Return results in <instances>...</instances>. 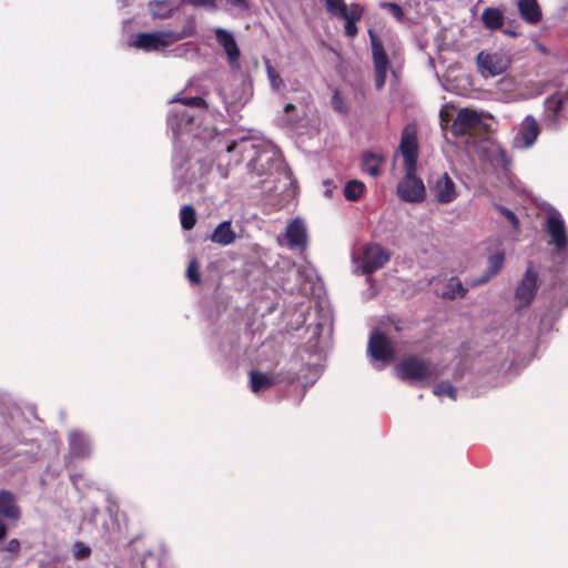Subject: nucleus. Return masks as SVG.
Segmentation results:
<instances>
[{"label": "nucleus", "mask_w": 568, "mask_h": 568, "mask_svg": "<svg viewBox=\"0 0 568 568\" xmlns=\"http://www.w3.org/2000/svg\"><path fill=\"white\" fill-rule=\"evenodd\" d=\"M325 4L326 11L337 18H343L351 12V6L348 7L344 0H322Z\"/></svg>", "instance_id": "obj_29"}, {"label": "nucleus", "mask_w": 568, "mask_h": 568, "mask_svg": "<svg viewBox=\"0 0 568 568\" xmlns=\"http://www.w3.org/2000/svg\"><path fill=\"white\" fill-rule=\"evenodd\" d=\"M399 150L404 158V169H408L409 172L416 171L418 144L416 133L413 128L404 129L402 133Z\"/></svg>", "instance_id": "obj_11"}, {"label": "nucleus", "mask_w": 568, "mask_h": 568, "mask_svg": "<svg viewBox=\"0 0 568 568\" xmlns=\"http://www.w3.org/2000/svg\"><path fill=\"white\" fill-rule=\"evenodd\" d=\"M368 353L375 361L388 363L393 359L395 348L384 334L374 332L369 337Z\"/></svg>", "instance_id": "obj_12"}, {"label": "nucleus", "mask_w": 568, "mask_h": 568, "mask_svg": "<svg viewBox=\"0 0 568 568\" xmlns=\"http://www.w3.org/2000/svg\"><path fill=\"white\" fill-rule=\"evenodd\" d=\"M181 225L184 230L190 231L195 226L196 213L192 205H184L180 211Z\"/></svg>", "instance_id": "obj_31"}, {"label": "nucleus", "mask_w": 568, "mask_h": 568, "mask_svg": "<svg viewBox=\"0 0 568 568\" xmlns=\"http://www.w3.org/2000/svg\"><path fill=\"white\" fill-rule=\"evenodd\" d=\"M285 236L291 248H304L307 243V232L302 220L295 219L286 226Z\"/></svg>", "instance_id": "obj_16"}, {"label": "nucleus", "mask_w": 568, "mask_h": 568, "mask_svg": "<svg viewBox=\"0 0 568 568\" xmlns=\"http://www.w3.org/2000/svg\"><path fill=\"white\" fill-rule=\"evenodd\" d=\"M227 2L233 6V7H237V8H243L246 6L245 3V0H227Z\"/></svg>", "instance_id": "obj_45"}, {"label": "nucleus", "mask_w": 568, "mask_h": 568, "mask_svg": "<svg viewBox=\"0 0 568 568\" xmlns=\"http://www.w3.org/2000/svg\"><path fill=\"white\" fill-rule=\"evenodd\" d=\"M69 446L73 455L85 457L90 454L89 440L79 432H71L69 435Z\"/></svg>", "instance_id": "obj_22"}, {"label": "nucleus", "mask_w": 568, "mask_h": 568, "mask_svg": "<svg viewBox=\"0 0 568 568\" xmlns=\"http://www.w3.org/2000/svg\"><path fill=\"white\" fill-rule=\"evenodd\" d=\"M185 161H186V158L182 153L175 154L173 156L174 174L178 180V182H176V191L178 192H184L183 184L186 183V181H184L181 171H182L183 163Z\"/></svg>", "instance_id": "obj_34"}, {"label": "nucleus", "mask_w": 568, "mask_h": 568, "mask_svg": "<svg viewBox=\"0 0 568 568\" xmlns=\"http://www.w3.org/2000/svg\"><path fill=\"white\" fill-rule=\"evenodd\" d=\"M332 104H333V108L335 110H337V111H343L344 110L342 100H341V98H339V95L337 93H335L333 95Z\"/></svg>", "instance_id": "obj_42"}, {"label": "nucleus", "mask_w": 568, "mask_h": 568, "mask_svg": "<svg viewBox=\"0 0 568 568\" xmlns=\"http://www.w3.org/2000/svg\"><path fill=\"white\" fill-rule=\"evenodd\" d=\"M0 517L12 521H18L21 518V508L16 496L6 489L0 490Z\"/></svg>", "instance_id": "obj_18"}, {"label": "nucleus", "mask_w": 568, "mask_h": 568, "mask_svg": "<svg viewBox=\"0 0 568 568\" xmlns=\"http://www.w3.org/2000/svg\"><path fill=\"white\" fill-rule=\"evenodd\" d=\"M217 43L224 49L229 63L233 70L240 69V49L232 32L223 28L214 29Z\"/></svg>", "instance_id": "obj_13"}, {"label": "nucleus", "mask_w": 568, "mask_h": 568, "mask_svg": "<svg viewBox=\"0 0 568 568\" xmlns=\"http://www.w3.org/2000/svg\"><path fill=\"white\" fill-rule=\"evenodd\" d=\"M194 7H204L209 9H215L214 0H187Z\"/></svg>", "instance_id": "obj_41"}, {"label": "nucleus", "mask_w": 568, "mask_h": 568, "mask_svg": "<svg viewBox=\"0 0 568 568\" xmlns=\"http://www.w3.org/2000/svg\"><path fill=\"white\" fill-rule=\"evenodd\" d=\"M150 12L154 18L165 19L178 10V4L174 0H158L149 3Z\"/></svg>", "instance_id": "obj_21"}, {"label": "nucleus", "mask_w": 568, "mask_h": 568, "mask_svg": "<svg viewBox=\"0 0 568 568\" xmlns=\"http://www.w3.org/2000/svg\"><path fill=\"white\" fill-rule=\"evenodd\" d=\"M505 254L497 252L490 255L487 260V270L483 276L471 282V286H477L488 282L494 275H496L504 265Z\"/></svg>", "instance_id": "obj_20"}, {"label": "nucleus", "mask_w": 568, "mask_h": 568, "mask_svg": "<svg viewBox=\"0 0 568 568\" xmlns=\"http://www.w3.org/2000/svg\"><path fill=\"white\" fill-rule=\"evenodd\" d=\"M265 69L271 88L276 92L281 91L285 87V83L280 73L271 64L270 60H265Z\"/></svg>", "instance_id": "obj_33"}, {"label": "nucleus", "mask_w": 568, "mask_h": 568, "mask_svg": "<svg viewBox=\"0 0 568 568\" xmlns=\"http://www.w3.org/2000/svg\"><path fill=\"white\" fill-rule=\"evenodd\" d=\"M72 554L75 559H85L91 555V548L82 541H75L72 547Z\"/></svg>", "instance_id": "obj_36"}, {"label": "nucleus", "mask_w": 568, "mask_h": 568, "mask_svg": "<svg viewBox=\"0 0 568 568\" xmlns=\"http://www.w3.org/2000/svg\"><path fill=\"white\" fill-rule=\"evenodd\" d=\"M365 190L363 182L358 180H351L344 187V195L348 201H356L361 197Z\"/></svg>", "instance_id": "obj_30"}, {"label": "nucleus", "mask_w": 568, "mask_h": 568, "mask_svg": "<svg viewBox=\"0 0 568 568\" xmlns=\"http://www.w3.org/2000/svg\"><path fill=\"white\" fill-rule=\"evenodd\" d=\"M566 100H568V88L565 93L558 91L555 94H552L551 97H549L546 100L545 104L549 111L554 112V115H557V113L560 111V109L564 105V103L566 102Z\"/></svg>", "instance_id": "obj_32"}, {"label": "nucleus", "mask_w": 568, "mask_h": 568, "mask_svg": "<svg viewBox=\"0 0 568 568\" xmlns=\"http://www.w3.org/2000/svg\"><path fill=\"white\" fill-rule=\"evenodd\" d=\"M484 26L489 30H497L504 26V14L497 8H487L481 14Z\"/></svg>", "instance_id": "obj_25"}, {"label": "nucleus", "mask_w": 568, "mask_h": 568, "mask_svg": "<svg viewBox=\"0 0 568 568\" xmlns=\"http://www.w3.org/2000/svg\"><path fill=\"white\" fill-rule=\"evenodd\" d=\"M397 377L410 383H429L438 376L435 366L417 356H408L396 366Z\"/></svg>", "instance_id": "obj_2"}, {"label": "nucleus", "mask_w": 568, "mask_h": 568, "mask_svg": "<svg viewBox=\"0 0 568 568\" xmlns=\"http://www.w3.org/2000/svg\"><path fill=\"white\" fill-rule=\"evenodd\" d=\"M546 231L550 236L549 245H552L558 254L564 253L568 247V235L565 222L556 210L549 212L546 221Z\"/></svg>", "instance_id": "obj_7"}, {"label": "nucleus", "mask_w": 568, "mask_h": 568, "mask_svg": "<svg viewBox=\"0 0 568 568\" xmlns=\"http://www.w3.org/2000/svg\"><path fill=\"white\" fill-rule=\"evenodd\" d=\"M518 9L523 19L529 23H537L541 18L536 0H519Z\"/></svg>", "instance_id": "obj_23"}, {"label": "nucleus", "mask_w": 568, "mask_h": 568, "mask_svg": "<svg viewBox=\"0 0 568 568\" xmlns=\"http://www.w3.org/2000/svg\"><path fill=\"white\" fill-rule=\"evenodd\" d=\"M250 382L252 392L257 393L274 385L276 383V378L266 373L251 372Z\"/></svg>", "instance_id": "obj_26"}, {"label": "nucleus", "mask_w": 568, "mask_h": 568, "mask_svg": "<svg viewBox=\"0 0 568 568\" xmlns=\"http://www.w3.org/2000/svg\"><path fill=\"white\" fill-rule=\"evenodd\" d=\"M187 278L195 284L200 282L199 268L195 261H192L187 267Z\"/></svg>", "instance_id": "obj_39"}, {"label": "nucleus", "mask_w": 568, "mask_h": 568, "mask_svg": "<svg viewBox=\"0 0 568 568\" xmlns=\"http://www.w3.org/2000/svg\"><path fill=\"white\" fill-rule=\"evenodd\" d=\"M210 240L222 246H227L234 243L236 240V233L232 229L231 221L221 222L210 235Z\"/></svg>", "instance_id": "obj_19"}, {"label": "nucleus", "mask_w": 568, "mask_h": 568, "mask_svg": "<svg viewBox=\"0 0 568 568\" xmlns=\"http://www.w3.org/2000/svg\"><path fill=\"white\" fill-rule=\"evenodd\" d=\"M363 8L357 3L351 4V12L346 17H343L342 19L345 20V34L349 38H354L357 34V27L356 22L361 20L363 16Z\"/></svg>", "instance_id": "obj_24"}, {"label": "nucleus", "mask_w": 568, "mask_h": 568, "mask_svg": "<svg viewBox=\"0 0 568 568\" xmlns=\"http://www.w3.org/2000/svg\"><path fill=\"white\" fill-rule=\"evenodd\" d=\"M369 38L375 69V88L376 90H381L386 82L388 58L379 38L372 31H369Z\"/></svg>", "instance_id": "obj_10"}, {"label": "nucleus", "mask_w": 568, "mask_h": 568, "mask_svg": "<svg viewBox=\"0 0 568 568\" xmlns=\"http://www.w3.org/2000/svg\"><path fill=\"white\" fill-rule=\"evenodd\" d=\"M538 134L539 126L537 121L532 116H527L521 123L515 143L521 148H529L535 143Z\"/></svg>", "instance_id": "obj_17"}, {"label": "nucleus", "mask_w": 568, "mask_h": 568, "mask_svg": "<svg viewBox=\"0 0 568 568\" xmlns=\"http://www.w3.org/2000/svg\"><path fill=\"white\" fill-rule=\"evenodd\" d=\"M435 199L439 204H448L453 202L456 196V187L454 181L444 173L434 185Z\"/></svg>", "instance_id": "obj_15"}, {"label": "nucleus", "mask_w": 568, "mask_h": 568, "mask_svg": "<svg viewBox=\"0 0 568 568\" xmlns=\"http://www.w3.org/2000/svg\"><path fill=\"white\" fill-rule=\"evenodd\" d=\"M389 260V252L376 243L365 244L353 253L355 268L362 274H371L382 268Z\"/></svg>", "instance_id": "obj_3"}, {"label": "nucleus", "mask_w": 568, "mask_h": 568, "mask_svg": "<svg viewBox=\"0 0 568 568\" xmlns=\"http://www.w3.org/2000/svg\"><path fill=\"white\" fill-rule=\"evenodd\" d=\"M324 186H325V190H324V194H325V196H327V197L332 196L333 189H332V183H331V181H325V182H324Z\"/></svg>", "instance_id": "obj_44"}, {"label": "nucleus", "mask_w": 568, "mask_h": 568, "mask_svg": "<svg viewBox=\"0 0 568 568\" xmlns=\"http://www.w3.org/2000/svg\"><path fill=\"white\" fill-rule=\"evenodd\" d=\"M404 170L405 176L397 186L398 196L408 203L422 202L425 199V185L423 181L415 175L416 171L409 172L408 169Z\"/></svg>", "instance_id": "obj_8"}, {"label": "nucleus", "mask_w": 568, "mask_h": 568, "mask_svg": "<svg viewBox=\"0 0 568 568\" xmlns=\"http://www.w3.org/2000/svg\"><path fill=\"white\" fill-rule=\"evenodd\" d=\"M513 60L505 51H480L476 57V64L483 77H497L508 70Z\"/></svg>", "instance_id": "obj_5"}, {"label": "nucleus", "mask_w": 568, "mask_h": 568, "mask_svg": "<svg viewBox=\"0 0 568 568\" xmlns=\"http://www.w3.org/2000/svg\"><path fill=\"white\" fill-rule=\"evenodd\" d=\"M495 209L509 221L515 230H518L519 221L514 212L499 204H495Z\"/></svg>", "instance_id": "obj_37"}, {"label": "nucleus", "mask_w": 568, "mask_h": 568, "mask_svg": "<svg viewBox=\"0 0 568 568\" xmlns=\"http://www.w3.org/2000/svg\"><path fill=\"white\" fill-rule=\"evenodd\" d=\"M381 7L387 9L398 21L404 19V12L397 3L384 2L381 4Z\"/></svg>", "instance_id": "obj_38"}, {"label": "nucleus", "mask_w": 568, "mask_h": 568, "mask_svg": "<svg viewBox=\"0 0 568 568\" xmlns=\"http://www.w3.org/2000/svg\"><path fill=\"white\" fill-rule=\"evenodd\" d=\"M467 288L457 277H452L446 284V291L443 292V297L454 300L456 297H464Z\"/></svg>", "instance_id": "obj_28"}, {"label": "nucleus", "mask_w": 568, "mask_h": 568, "mask_svg": "<svg viewBox=\"0 0 568 568\" xmlns=\"http://www.w3.org/2000/svg\"><path fill=\"white\" fill-rule=\"evenodd\" d=\"M539 287L538 274L532 267H528L515 292L517 308H525L534 301Z\"/></svg>", "instance_id": "obj_9"}, {"label": "nucleus", "mask_w": 568, "mask_h": 568, "mask_svg": "<svg viewBox=\"0 0 568 568\" xmlns=\"http://www.w3.org/2000/svg\"><path fill=\"white\" fill-rule=\"evenodd\" d=\"M434 394L436 396H448L456 399V388L448 382H442L434 387Z\"/></svg>", "instance_id": "obj_35"}, {"label": "nucleus", "mask_w": 568, "mask_h": 568, "mask_svg": "<svg viewBox=\"0 0 568 568\" xmlns=\"http://www.w3.org/2000/svg\"><path fill=\"white\" fill-rule=\"evenodd\" d=\"M499 83H500V84H503V83L511 84V80H509V79H503V80H500V81H499Z\"/></svg>", "instance_id": "obj_47"}, {"label": "nucleus", "mask_w": 568, "mask_h": 568, "mask_svg": "<svg viewBox=\"0 0 568 568\" xmlns=\"http://www.w3.org/2000/svg\"><path fill=\"white\" fill-rule=\"evenodd\" d=\"M6 550L18 556L20 551V541L16 538L9 540V542L6 546Z\"/></svg>", "instance_id": "obj_40"}, {"label": "nucleus", "mask_w": 568, "mask_h": 568, "mask_svg": "<svg viewBox=\"0 0 568 568\" xmlns=\"http://www.w3.org/2000/svg\"><path fill=\"white\" fill-rule=\"evenodd\" d=\"M383 162V158L372 152H366L362 158V169L371 176H377L379 174V165Z\"/></svg>", "instance_id": "obj_27"}, {"label": "nucleus", "mask_w": 568, "mask_h": 568, "mask_svg": "<svg viewBox=\"0 0 568 568\" xmlns=\"http://www.w3.org/2000/svg\"><path fill=\"white\" fill-rule=\"evenodd\" d=\"M173 102H180L181 105L174 108L169 118V123L174 134H180L187 130L189 125L195 119V111L193 108L203 109L205 101L200 97H192L187 99H174Z\"/></svg>", "instance_id": "obj_4"}, {"label": "nucleus", "mask_w": 568, "mask_h": 568, "mask_svg": "<svg viewBox=\"0 0 568 568\" xmlns=\"http://www.w3.org/2000/svg\"><path fill=\"white\" fill-rule=\"evenodd\" d=\"M293 110H295V105H294V104H292V103H287V104L284 106V111H285L286 113H288V112H291V111H293Z\"/></svg>", "instance_id": "obj_46"}, {"label": "nucleus", "mask_w": 568, "mask_h": 568, "mask_svg": "<svg viewBox=\"0 0 568 568\" xmlns=\"http://www.w3.org/2000/svg\"><path fill=\"white\" fill-rule=\"evenodd\" d=\"M227 153L240 155L236 163L246 161V176L244 182L251 187H260L265 193L275 190L276 175L283 168L280 151L270 142L242 138L231 142L226 148Z\"/></svg>", "instance_id": "obj_1"}, {"label": "nucleus", "mask_w": 568, "mask_h": 568, "mask_svg": "<svg viewBox=\"0 0 568 568\" xmlns=\"http://www.w3.org/2000/svg\"><path fill=\"white\" fill-rule=\"evenodd\" d=\"M480 122L481 120L478 112L463 109L458 112L452 124V132L456 136L464 135L470 130L477 129L480 125Z\"/></svg>", "instance_id": "obj_14"}, {"label": "nucleus", "mask_w": 568, "mask_h": 568, "mask_svg": "<svg viewBox=\"0 0 568 568\" xmlns=\"http://www.w3.org/2000/svg\"><path fill=\"white\" fill-rule=\"evenodd\" d=\"M7 532H8V527L3 523V520L0 518V540H2L7 536Z\"/></svg>", "instance_id": "obj_43"}, {"label": "nucleus", "mask_w": 568, "mask_h": 568, "mask_svg": "<svg viewBox=\"0 0 568 568\" xmlns=\"http://www.w3.org/2000/svg\"><path fill=\"white\" fill-rule=\"evenodd\" d=\"M185 37V33L174 31H159L153 33H139L132 45L144 51L159 50L169 47Z\"/></svg>", "instance_id": "obj_6"}]
</instances>
